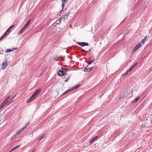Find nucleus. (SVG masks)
I'll list each match as a JSON object with an SVG mask.
<instances>
[{
  "label": "nucleus",
  "instance_id": "37",
  "mask_svg": "<svg viewBox=\"0 0 152 152\" xmlns=\"http://www.w3.org/2000/svg\"><path fill=\"white\" fill-rule=\"evenodd\" d=\"M13 98V97H11L10 99H12Z\"/></svg>",
  "mask_w": 152,
  "mask_h": 152
},
{
  "label": "nucleus",
  "instance_id": "27",
  "mask_svg": "<svg viewBox=\"0 0 152 152\" xmlns=\"http://www.w3.org/2000/svg\"><path fill=\"white\" fill-rule=\"evenodd\" d=\"M128 72H127L126 73L122 75V76L124 77L126 75H127L128 74Z\"/></svg>",
  "mask_w": 152,
  "mask_h": 152
},
{
  "label": "nucleus",
  "instance_id": "30",
  "mask_svg": "<svg viewBox=\"0 0 152 152\" xmlns=\"http://www.w3.org/2000/svg\"><path fill=\"white\" fill-rule=\"evenodd\" d=\"M15 147H16V148L17 149L18 148H19L20 147V145H18L17 146H15Z\"/></svg>",
  "mask_w": 152,
  "mask_h": 152
},
{
  "label": "nucleus",
  "instance_id": "16",
  "mask_svg": "<svg viewBox=\"0 0 152 152\" xmlns=\"http://www.w3.org/2000/svg\"><path fill=\"white\" fill-rule=\"evenodd\" d=\"M10 96H9L6 98L5 99L4 101L5 103H7L10 98Z\"/></svg>",
  "mask_w": 152,
  "mask_h": 152
},
{
  "label": "nucleus",
  "instance_id": "6",
  "mask_svg": "<svg viewBox=\"0 0 152 152\" xmlns=\"http://www.w3.org/2000/svg\"><path fill=\"white\" fill-rule=\"evenodd\" d=\"M142 46V44L141 42H140L136 45L135 47L134 48L133 50V52H135L138 50L141 46Z\"/></svg>",
  "mask_w": 152,
  "mask_h": 152
},
{
  "label": "nucleus",
  "instance_id": "24",
  "mask_svg": "<svg viewBox=\"0 0 152 152\" xmlns=\"http://www.w3.org/2000/svg\"><path fill=\"white\" fill-rule=\"evenodd\" d=\"M134 66H132L130 68L128 69V71H127L128 72H130L134 68Z\"/></svg>",
  "mask_w": 152,
  "mask_h": 152
},
{
  "label": "nucleus",
  "instance_id": "34",
  "mask_svg": "<svg viewBox=\"0 0 152 152\" xmlns=\"http://www.w3.org/2000/svg\"><path fill=\"white\" fill-rule=\"evenodd\" d=\"M81 50L82 51H83V52H86V50H85L83 49H81Z\"/></svg>",
  "mask_w": 152,
  "mask_h": 152
},
{
  "label": "nucleus",
  "instance_id": "12",
  "mask_svg": "<svg viewBox=\"0 0 152 152\" xmlns=\"http://www.w3.org/2000/svg\"><path fill=\"white\" fill-rule=\"evenodd\" d=\"M26 30L24 28H23L18 33L20 35L23 32H24Z\"/></svg>",
  "mask_w": 152,
  "mask_h": 152
},
{
  "label": "nucleus",
  "instance_id": "1",
  "mask_svg": "<svg viewBox=\"0 0 152 152\" xmlns=\"http://www.w3.org/2000/svg\"><path fill=\"white\" fill-rule=\"evenodd\" d=\"M41 91V90L40 89H39L36 90L32 95L30 98L27 100V102H30L35 99L38 95L39 94Z\"/></svg>",
  "mask_w": 152,
  "mask_h": 152
},
{
  "label": "nucleus",
  "instance_id": "25",
  "mask_svg": "<svg viewBox=\"0 0 152 152\" xmlns=\"http://www.w3.org/2000/svg\"><path fill=\"white\" fill-rule=\"evenodd\" d=\"M70 77V75H69V76H68L65 80V82H67V81H68L69 80Z\"/></svg>",
  "mask_w": 152,
  "mask_h": 152
},
{
  "label": "nucleus",
  "instance_id": "31",
  "mask_svg": "<svg viewBox=\"0 0 152 152\" xmlns=\"http://www.w3.org/2000/svg\"><path fill=\"white\" fill-rule=\"evenodd\" d=\"M30 21H31V19H30L28 21V22H27L26 24L28 25L29 24V23H30Z\"/></svg>",
  "mask_w": 152,
  "mask_h": 152
},
{
  "label": "nucleus",
  "instance_id": "29",
  "mask_svg": "<svg viewBox=\"0 0 152 152\" xmlns=\"http://www.w3.org/2000/svg\"><path fill=\"white\" fill-rule=\"evenodd\" d=\"M28 26V25H27V24H26L24 26V27H23V28H25V29H26L27 28V26Z\"/></svg>",
  "mask_w": 152,
  "mask_h": 152
},
{
  "label": "nucleus",
  "instance_id": "5",
  "mask_svg": "<svg viewBox=\"0 0 152 152\" xmlns=\"http://www.w3.org/2000/svg\"><path fill=\"white\" fill-rule=\"evenodd\" d=\"M70 14V12H68L65 15L62 16L60 18L61 20L64 21L65 20L67 19L68 18V16Z\"/></svg>",
  "mask_w": 152,
  "mask_h": 152
},
{
  "label": "nucleus",
  "instance_id": "9",
  "mask_svg": "<svg viewBox=\"0 0 152 152\" xmlns=\"http://www.w3.org/2000/svg\"><path fill=\"white\" fill-rule=\"evenodd\" d=\"M98 137V136L95 137L92 139L90 141V145L92 144L94 142V141L96 140Z\"/></svg>",
  "mask_w": 152,
  "mask_h": 152
},
{
  "label": "nucleus",
  "instance_id": "7",
  "mask_svg": "<svg viewBox=\"0 0 152 152\" xmlns=\"http://www.w3.org/2000/svg\"><path fill=\"white\" fill-rule=\"evenodd\" d=\"M79 86H80V85H76L75 86L73 87L72 88H71L70 89H69V90L66 91L65 92H64V94H66L67 92H68L70 91H72L73 89H76V88H78L79 87Z\"/></svg>",
  "mask_w": 152,
  "mask_h": 152
},
{
  "label": "nucleus",
  "instance_id": "33",
  "mask_svg": "<svg viewBox=\"0 0 152 152\" xmlns=\"http://www.w3.org/2000/svg\"><path fill=\"white\" fill-rule=\"evenodd\" d=\"M12 149H13V151H14V150L16 149H17L16 148V147H14Z\"/></svg>",
  "mask_w": 152,
  "mask_h": 152
},
{
  "label": "nucleus",
  "instance_id": "23",
  "mask_svg": "<svg viewBox=\"0 0 152 152\" xmlns=\"http://www.w3.org/2000/svg\"><path fill=\"white\" fill-rule=\"evenodd\" d=\"M7 35V33H5L0 38V41L4 38Z\"/></svg>",
  "mask_w": 152,
  "mask_h": 152
},
{
  "label": "nucleus",
  "instance_id": "17",
  "mask_svg": "<svg viewBox=\"0 0 152 152\" xmlns=\"http://www.w3.org/2000/svg\"><path fill=\"white\" fill-rule=\"evenodd\" d=\"M14 26L13 25H12L11 26H10L7 29V32L6 33H7V32H9L10 31L11 29Z\"/></svg>",
  "mask_w": 152,
  "mask_h": 152
},
{
  "label": "nucleus",
  "instance_id": "26",
  "mask_svg": "<svg viewBox=\"0 0 152 152\" xmlns=\"http://www.w3.org/2000/svg\"><path fill=\"white\" fill-rule=\"evenodd\" d=\"M54 60L57 61H59V58L58 56H56L54 58Z\"/></svg>",
  "mask_w": 152,
  "mask_h": 152
},
{
  "label": "nucleus",
  "instance_id": "15",
  "mask_svg": "<svg viewBox=\"0 0 152 152\" xmlns=\"http://www.w3.org/2000/svg\"><path fill=\"white\" fill-rule=\"evenodd\" d=\"M7 63L6 62H4L3 63L2 66L3 67V68L4 69H5V68L7 66Z\"/></svg>",
  "mask_w": 152,
  "mask_h": 152
},
{
  "label": "nucleus",
  "instance_id": "19",
  "mask_svg": "<svg viewBox=\"0 0 152 152\" xmlns=\"http://www.w3.org/2000/svg\"><path fill=\"white\" fill-rule=\"evenodd\" d=\"M94 59H93L90 60L89 61L87 62V63L88 64H91L93 62H94Z\"/></svg>",
  "mask_w": 152,
  "mask_h": 152
},
{
  "label": "nucleus",
  "instance_id": "10",
  "mask_svg": "<svg viewBox=\"0 0 152 152\" xmlns=\"http://www.w3.org/2000/svg\"><path fill=\"white\" fill-rule=\"evenodd\" d=\"M16 49H17V48H12L11 49H8L5 50V52L6 53H8V52H10L13 50H15Z\"/></svg>",
  "mask_w": 152,
  "mask_h": 152
},
{
  "label": "nucleus",
  "instance_id": "22",
  "mask_svg": "<svg viewBox=\"0 0 152 152\" xmlns=\"http://www.w3.org/2000/svg\"><path fill=\"white\" fill-rule=\"evenodd\" d=\"M7 35V33H5L0 38V41L4 38Z\"/></svg>",
  "mask_w": 152,
  "mask_h": 152
},
{
  "label": "nucleus",
  "instance_id": "3",
  "mask_svg": "<svg viewBox=\"0 0 152 152\" xmlns=\"http://www.w3.org/2000/svg\"><path fill=\"white\" fill-rule=\"evenodd\" d=\"M29 124V122H28V123L26 125L23 127L22 129H21L20 131H18V132H17V133H16L13 136V137H12V138H13V137H15L17 135H18L19 134H20V133H21L22 132H23V131L24 130L26 129V128H27L28 125Z\"/></svg>",
  "mask_w": 152,
  "mask_h": 152
},
{
  "label": "nucleus",
  "instance_id": "21",
  "mask_svg": "<svg viewBox=\"0 0 152 152\" xmlns=\"http://www.w3.org/2000/svg\"><path fill=\"white\" fill-rule=\"evenodd\" d=\"M147 37H146L145 38L143 39L140 42H142L143 44L144 43L146 40Z\"/></svg>",
  "mask_w": 152,
  "mask_h": 152
},
{
  "label": "nucleus",
  "instance_id": "28",
  "mask_svg": "<svg viewBox=\"0 0 152 152\" xmlns=\"http://www.w3.org/2000/svg\"><path fill=\"white\" fill-rule=\"evenodd\" d=\"M28 26V25H27V24H26L24 26V27H23V28H25V29H26L27 28V26Z\"/></svg>",
  "mask_w": 152,
  "mask_h": 152
},
{
  "label": "nucleus",
  "instance_id": "8",
  "mask_svg": "<svg viewBox=\"0 0 152 152\" xmlns=\"http://www.w3.org/2000/svg\"><path fill=\"white\" fill-rule=\"evenodd\" d=\"M77 44L81 46H88V43L86 42H78Z\"/></svg>",
  "mask_w": 152,
  "mask_h": 152
},
{
  "label": "nucleus",
  "instance_id": "4",
  "mask_svg": "<svg viewBox=\"0 0 152 152\" xmlns=\"http://www.w3.org/2000/svg\"><path fill=\"white\" fill-rule=\"evenodd\" d=\"M129 92L131 93H132L131 91H129V92H125L123 95H120L118 97L119 99H121L123 98L128 96L129 95Z\"/></svg>",
  "mask_w": 152,
  "mask_h": 152
},
{
  "label": "nucleus",
  "instance_id": "20",
  "mask_svg": "<svg viewBox=\"0 0 152 152\" xmlns=\"http://www.w3.org/2000/svg\"><path fill=\"white\" fill-rule=\"evenodd\" d=\"M46 137L45 135H42L39 138V140H40L43 138H45Z\"/></svg>",
  "mask_w": 152,
  "mask_h": 152
},
{
  "label": "nucleus",
  "instance_id": "14",
  "mask_svg": "<svg viewBox=\"0 0 152 152\" xmlns=\"http://www.w3.org/2000/svg\"><path fill=\"white\" fill-rule=\"evenodd\" d=\"M7 103H5L4 101L0 105V109H1Z\"/></svg>",
  "mask_w": 152,
  "mask_h": 152
},
{
  "label": "nucleus",
  "instance_id": "11",
  "mask_svg": "<svg viewBox=\"0 0 152 152\" xmlns=\"http://www.w3.org/2000/svg\"><path fill=\"white\" fill-rule=\"evenodd\" d=\"M92 67L89 68H86L85 69L84 71L85 72H89L92 70Z\"/></svg>",
  "mask_w": 152,
  "mask_h": 152
},
{
  "label": "nucleus",
  "instance_id": "32",
  "mask_svg": "<svg viewBox=\"0 0 152 152\" xmlns=\"http://www.w3.org/2000/svg\"><path fill=\"white\" fill-rule=\"evenodd\" d=\"M137 63L136 62L135 63V64L134 65H133L132 66H134V67L137 65Z\"/></svg>",
  "mask_w": 152,
  "mask_h": 152
},
{
  "label": "nucleus",
  "instance_id": "36",
  "mask_svg": "<svg viewBox=\"0 0 152 152\" xmlns=\"http://www.w3.org/2000/svg\"><path fill=\"white\" fill-rule=\"evenodd\" d=\"M13 149H12L11 150H10L9 152H12V151H13Z\"/></svg>",
  "mask_w": 152,
  "mask_h": 152
},
{
  "label": "nucleus",
  "instance_id": "13",
  "mask_svg": "<svg viewBox=\"0 0 152 152\" xmlns=\"http://www.w3.org/2000/svg\"><path fill=\"white\" fill-rule=\"evenodd\" d=\"M67 1V0H62V7L63 9L64 7V6L65 5V3Z\"/></svg>",
  "mask_w": 152,
  "mask_h": 152
},
{
  "label": "nucleus",
  "instance_id": "35",
  "mask_svg": "<svg viewBox=\"0 0 152 152\" xmlns=\"http://www.w3.org/2000/svg\"><path fill=\"white\" fill-rule=\"evenodd\" d=\"M90 51H91V50L89 49L88 51H86V52H88Z\"/></svg>",
  "mask_w": 152,
  "mask_h": 152
},
{
  "label": "nucleus",
  "instance_id": "18",
  "mask_svg": "<svg viewBox=\"0 0 152 152\" xmlns=\"http://www.w3.org/2000/svg\"><path fill=\"white\" fill-rule=\"evenodd\" d=\"M139 99V97H138L137 98L134 99L133 101H132V103H134V102H137V101Z\"/></svg>",
  "mask_w": 152,
  "mask_h": 152
},
{
  "label": "nucleus",
  "instance_id": "2",
  "mask_svg": "<svg viewBox=\"0 0 152 152\" xmlns=\"http://www.w3.org/2000/svg\"><path fill=\"white\" fill-rule=\"evenodd\" d=\"M62 70H60L58 71V75L59 76H62L65 75V74L66 73L67 71L69 70V69H66L63 67L61 68Z\"/></svg>",
  "mask_w": 152,
  "mask_h": 152
}]
</instances>
